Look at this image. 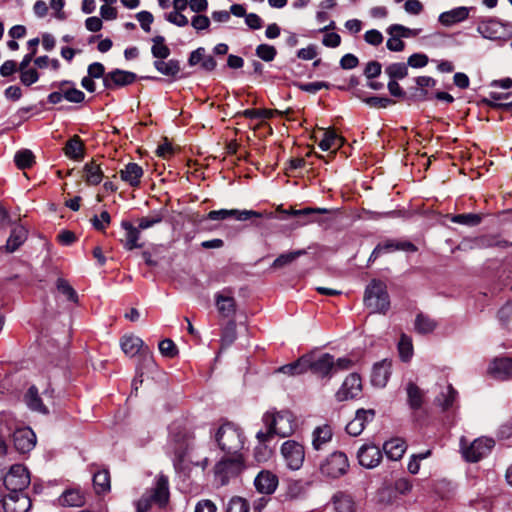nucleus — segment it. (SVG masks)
Here are the masks:
<instances>
[{"instance_id":"nucleus-1","label":"nucleus","mask_w":512,"mask_h":512,"mask_svg":"<svg viewBox=\"0 0 512 512\" xmlns=\"http://www.w3.org/2000/svg\"><path fill=\"white\" fill-rule=\"evenodd\" d=\"M262 422L266 431H259L256 434V438L261 444L271 441L274 436L288 437L294 433L297 427L294 415L288 410L267 411L262 417Z\"/></svg>"},{"instance_id":"nucleus-2","label":"nucleus","mask_w":512,"mask_h":512,"mask_svg":"<svg viewBox=\"0 0 512 512\" xmlns=\"http://www.w3.org/2000/svg\"><path fill=\"white\" fill-rule=\"evenodd\" d=\"M215 440L225 454H243L245 435L236 424L231 422L222 424L215 434Z\"/></svg>"},{"instance_id":"nucleus-3","label":"nucleus","mask_w":512,"mask_h":512,"mask_svg":"<svg viewBox=\"0 0 512 512\" xmlns=\"http://www.w3.org/2000/svg\"><path fill=\"white\" fill-rule=\"evenodd\" d=\"M246 468L244 454H226L214 466L216 480L222 485L238 477Z\"/></svg>"},{"instance_id":"nucleus-4","label":"nucleus","mask_w":512,"mask_h":512,"mask_svg":"<svg viewBox=\"0 0 512 512\" xmlns=\"http://www.w3.org/2000/svg\"><path fill=\"white\" fill-rule=\"evenodd\" d=\"M364 304L373 313L385 314L390 308V299L386 284L373 279L366 287L364 293Z\"/></svg>"},{"instance_id":"nucleus-5","label":"nucleus","mask_w":512,"mask_h":512,"mask_svg":"<svg viewBox=\"0 0 512 512\" xmlns=\"http://www.w3.org/2000/svg\"><path fill=\"white\" fill-rule=\"evenodd\" d=\"M495 442L492 438L480 437L468 444L465 437L460 438V448L464 459L468 462L475 463L488 455Z\"/></svg>"},{"instance_id":"nucleus-6","label":"nucleus","mask_w":512,"mask_h":512,"mask_svg":"<svg viewBox=\"0 0 512 512\" xmlns=\"http://www.w3.org/2000/svg\"><path fill=\"white\" fill-rule=\"evenodd\" d=\"M52 87L58 88V91L51 92L47 101L50 104H58L63 99L70 103H82L85 100V94L83 91L75 88V85L72 81L62 80L60 82H54L51 85Z\"/></svg>"},{"instance_id":"nucleus-7","label":"nucleus","mask_w":512,"mask_h":512,"mask_svg":"<svg viewBox=\"0 0 512 512\" xmlns=\"http://www.w3.org/2000/svg\"><path fill=\"white\" fill-rule=\"evenodd\" d=\"M349 461L345 453L333 452L320 465L322 475L336 479L347 473Z\"/></svg>"},{"instance_id":"nucleus-8","label":"nucleus","mask_w":512,"mask_h":512,"mask_svg":"<svg viewBox=\"0 0 512 512\" xmlns=\"http://www.w3.org/2000/svg\"><path fill=\"white\" fill-rule=\"evenodd\" d=\"M30 484V474L23 464H14L4 476V485L10 492H23Z\"/></svg>"},{"instance_id":"nucleus-9","label":"nucleus","mask_w":512,"mask_h":512,"mask_svg":"<svg viewBox=\"0 0 512 512\" xmlns=\"http://www.w3.org/2000/svg\"><path fill=\"white\" fill-rule=\"evenodd\" d=\"M306 367L307 371H311L318 377H331L333 369L335 367L334 357L329 353H323L320 355L307 354Z\"/></svg>"},{"instance_id":"nucleus-10","label":"nucleus","mask_w":512,"mask_h":512,"mask_svg":"<svg viewBox=\"0 0 512 512\" xmlns=\"http://www.w3.org/2000/svg\"><path fill=\"white\" fill-rule=\"evenodd\" d=\"M281 454L288 466L292 470H298L302 467L305 459L304 446L294 440H287L281 446Z\"/></svg>"},{"instance_id":"nucleus-11","label":"nucleus","mask_w":512,"mask_h":512,"mask_svg":"<svg viewBox=\"0 0 512 512\" xmlns=\"http://www.w3.org/2000/svg\"><path fill=\"white\" fill-rule=\"evenodd\" d=\"M418 248L410 241L387 240L379 243L372 251L369 262L375 261L383 254L393 253L395 251L416 252Z\"/></svg>"},{"instance_id":"nucleus-12","label":"nucleus","mask_w":512,"mask_h":512,"mask_svg":"<svg viewBox=\"0 0 512 512\" xmlns=\"http://www.w3.org/2000/svg\"><path fill=\"white\" fill-rule=\"evenodd\" d=\"M136 74L130 71L114 69L104 76V87L108 90L128 86L136 81Z\"/></svg>"},{"instance_id":"nucleus-13","label":"nucleus","mask_w":512,"mask_h":512,"mask_svg":"<svg viewBox=\"0 0 512 512\" xmlns=\"http://www.w3.org/2000/svg\"><path fill=\"white\" fill-rule=\"evenodd\" d=\"M15 449L20 453L30 452L36 445V435L29 427L17 428L12 434Z\"/></svg>"},{"instance_id":"nucleus-14","label":"nucleus","mask_w":512,"mask_h":512,"mask_svg":"<svg viewBox=\"0 0 512 512\" xmlns=\"http://www.w3.org/2000/svg\"><path fill=\"white\" fill-rule=\"evenodd\" d=\"M362 389L361 378L352 373L346 377L340 389L336 392V399L340 402L356 398Z\"/></svg>"},{"instance_id":"nucleus-15","label":"nucleus","mask_w":512,"mask_h":512,"mask_svg":"<svg viewBox=\"0 0 512 512\" xmlns=\"http://www.w3.org/2000/svg\"><path fill=\"white\" fill-rule=\"evenodd\" d=\"M4 499L3 509L5 512H28L32 507L30 497L23 492H10Z\"/></svg>"},{"instance_id":"nucleus-16","label":"nucleus","mask_w":512,"mask_h":512,"mask_svg":"<svg viewBox=\"0 0 512 512\" xmlns=\"http://www.w3.org/2000/svg\"><path fill=\"white\" fill-rule=\"evenodd\" d=\"M359 464L365 468H374L382 460L380 448L374 444L362 445L357 453Z\"/></svg>"},{"instance_id":"nucleus-17","label":"nucleus","mask_w":512,"mask_h":512,"mask_svg":"<svg viewBox=\"0 0 512 512\" xmlns=\"http://www.w3.org/2000/svg\"><path fill=\"white\" fill-rule=\"evenodd\" d=\"M215 305L224 318L233 317L236 313V301L230 289H224L215 294Z\"/></svg>"},{"instance_id":"nucleus-18","label":"nucleus","mask_w":512,"mask_h":512,"mask_svg":"<svg viewBox=\"0 0 512 512\" xmlns=\"http://www.w3.org/2000/svg\"><path fill=\"white\" fill-rule=\"evenodd\" d=\"M120 346L122 351L129 357H134L137 354H150L149 348L145 345L143 340L132 334L124 335L120 339Z\"/></svg>"},{"instance_id":"nucleus-19","label":"nucleus","mask_w":512,"mask_h":512,"mask_svg":"<svg viewBox=\"0 0 512 512\" xmlns=\"http://www.w3.org/2000/svg\"><path fill=\"white\" fill-rule=\"evenodd\" d=\"M375 417L373 409H358L355 418L346 425V431L351 436H358L362 433L367 422Z\"/></svg>"},{"instance_id":"nucleus-20","label":"nucleus","mask_w":512,"mask_h":512,"mask_svg":"<svg viewBox=\"0 0 512 512\" xmlns=\"http://www.w3.org/2000/svg\"><path fill=\"white\" fill-rule=\"evenodd\" d=\"M278 477L269 470H262L255 477L254 485L256 490L262 494H272L278 486Z\"/></svg>"},{"instance_id":"nucleus-21","label":"nucleus","mask_w":512,"mask_h":512,"mask_svg":"<svg viewBox=\"0 0 512 512\" xmlns=\"http://www.w3.org/2000/svg\"><path fill=\"white\" fill-rule=\"evenodd\" d=\"M150 497L154 500V503L159 507H165L169 502V482L165 475H160L155 483V486L150 490Z\"/></svg>"},{"instance_id":"nucleus-22","label":"nucleus","mask_w":512,"mask_h":512,"mask_svg":"<svg viewBox=\"0 0 512 512\" xmlns=\"http://www.w3.org/2000/svg\"><path fill=\"white\" fill-rule=\"evenodd\" d=\"M488 372L496 379L506 380L512 377V358H495L488 369Z\"/></svg>"},{"instance_id":"nucleus-23","label":"nucleus","mask_w":512,"mask_h":512,"mask_svg":"<svg viewBox=\"0 0 512 512\" xmlns=\"http://www.w3.org/2000/svg\"><path fill=\"white\" fill-rule=\"evenodd\" d=\"M205 52L206 51L203 47H199L192 51L188 58V64L190 66L200 64L201 69L207 72H211L216 68L217 62L213 56L206 55Z\"/></svg>"},{"instance_id":"nucleus-24","label":"nucleus","mask_w":512,"mask_h":512,"mask_svg":"<svg viewBox=\"0 0 512 512\" xmlns=\"http://www.w3.org/2000/svg\"><path fill=\"white\" fill-rule=\"evenodd\" d=\"M469 7H457L452 10L443 12L439 15L438 21L446 27L453 26L457 23L465 21L469 17Z\"/></svg>"},{"instance_id":"nucleus-25","label":"nucleus","mask_w":512,"mask_h":512,"mask_svg":"<svg viewBox=\"0 0 512 512\" xmlns=\"http://www.w3.org/2000/svg\"><path fill=\"white\" fill-rule=\"evenodd\" d=\"M119 174L122 181L128 183L131 187H138L144 172L140 165L130 162L125 165L124 169L120 170Z\"/></svg>"},{"instance_id":"nucleus-26","label":"nucleus","mask_w":512,"mask_h":512,"mask_svg":"<svg viewBox=\"0 0 512 512\" xmlns=\"http://www.w3.org/2000/svg\"><path fill=\"white\" fill-rule=\"evenodd\" d=\"M391 375V362L383 360L376 363L371 374V382L374 386L384 387Z\"/></svg>"},{"instance_id":"nucleus-27","label":"nucleus","mask_w":512,"mask_h":512,"mask_svg":"<svg viewBox=\"0 0 512 512\" xmlns=\"http://www.w3.org/2000/svg\"><path fill=\"white\" fill-rule=\"evenodd\" d=\"M121 227L125 230V238L122 239L121 242L127 250L142 247V244L138 243L141 231L139 226L134 227L129 221H122Z\"/></svg>"},{"instance_id":"nucleus-28","label":"nucleus","mask_w":512,"mask_h":512,"mask_svg":"<svg viewBox=\"0 0 512 512\" xmlns=\"http://www.w3.org/2000/svg\"><path fill=\"white\" fill-rule=\"evenodd\" d=\"M59 503L65 507H81L85 504V495L78 488L66 489L59 497Z\"/></svg>"},{"instance_id":"nucleus-29","label":"nucleus","mask_w":512,"mask_h":512,"mask_svg":"<svg viewBox=\"0 0 512 512\" xmlns=\"http://www.w3.org/2000/svg\"><path fill=\"white\" fill-rule=\"evenodd\" d=\"M383 449L389 459L397 461L403 457L407 449V445L403 439L394 438L386 441L383 445Z\"/></svg>"},{"instance_id":"nucleus-30","label":"nucleus","mask_w":512,"mask_h":512,"mask_svg":"<svg viewBox=\"0 0 512 512\" xmlns=\"http://www.w3.org/2000/svg\"><path fill=\"white\" fill-rule=\"evenodd\" d=\"M83 172V178L87 185L96 186L100 184L103 179V171L101 166L94 160L87 162L84 165Z\"/></svg>"},{"instance_id":"nucleus-31","label":"nucleus","mask_w":512,"mask_h":512,"mask_svg":"<svg viewBox=\"0 0 512 512\" xmlns=\"http://www.w3.org/2000/svg\"><path fill=\"white\" fill-rule=\"evenodd\" d=\"M63 150L68 158L81 160L84 157L85 146L81 138L78 135H74L66 142Z\"/></svg>"},{"instance_id":"nucleus-32","label":"nucleus","mask_w":512,"mask_h":512,"mask_svg":"<svg viewBox=\"0 0 512 512\" xmlns=\"http://www.w3.org/2000/svg\"><path fill=\"white\" fill-rule=\"evenodd\" d=\"M344 144V138L339 136L334 130L327 129L324 131V136L319 142V147L323 151L332 150L336 152Z\"/></svg>"},{"instance_id":"nucleus-33","label":"nucleus","mask_w":512,"mask_h":512,"mask_svg":"<svg viewBox=\"0 0 512 512\" xmlns=\"http://www.w3.org/2000/svg\"><path fill=\"white\" fill-rule=\"evenodd\" d=\"M27 239V230L22 225H16L10 233L6 242V252L12 253L16 251Z\"/></svg>"},{"instance_id":"nucleus-34","label":"nucleus","mask_w":512,"mask_h":512,"mask_svg":"<svg viewBox=\"0 0 512 512\" xmlns=\"http://www.w3.org/2000/svg\"><path fill=\"white\" fill-rule=\"evenodd\" d=\"M312 436L313 448L319 451L324 445L331 441L333 436L332 428L327 424L318 426L314 429Z\"/></svg>"},{"instance_id":"nucleus-35","label":"nucleus","mask_w":512,"mask_h":512,"mask_svg":"<svg viewBox=\"0 0 512 512\" xmlns=\"http://www.w3.org/2000/svg\"><path fill=\"white\" fill-rule=\"evenodd\" d=\"M502 25L495 19L482 20L477 27L478 32L485 38L497 39L500 37Z\"/></svg>"},{"instance_id":"nucleus-36","label":"nucleus","mask_w":512,"mask_h":512,"mask_svg":"<svg viewBox=\"0 0 512 512\" xmlns=\"http://www.w3.org/2000/svg\"><path fill=\"white\" fill-rule=\"evenodd\" d=\"M153 65L159 73L172 78H176L181 70L180 61L177 59L155 60Z\"/></svg>"},{"instance_id":"nucleus-37","label":"nucleus","mask_w":512,"mask_h":512,"mask_svg":"<svg viewBox=\"0 0 512 512\" xmlns=\"http://www.w3.org/2000/svg\"><path fill=\"white\" fill-rule=\"evenodd\" d=\"M408 405L413 410L422 407L424 392L413 382H409L406 387Z\"/></svg>"},{"instance_id":"nucleus-38","label":"nucleus","mask_w":512,"mask_h":512,"mask_svg":"<svg viewBox=\"0 0 512 512\" xmlns=\"http://www.w3.org/2000/svg\"><path fill=\"white\" fill-rule=\"evenodd\" d=\"M25 402L28 405V407L34 411H37V412H40L43 414H48V412H49L47 407L43 404V402L39 396L38 389L35 386H31L27 390V392L25 394Z\"/></svg>"},{"instance_id":"nucleus-39","label":"nucleus","mask_w":512,"mask_h":512,"mask_svg":"<svg viewBox=\"0 0 512 512\" xmlns=\"http://www.w3.org/2000/svg\"><path fill=\"white\" fill-rule=\"evenodd\" d=\"M333 504L336 512H355V502L352 496L339 492L333 496Z\"/></svg>"},{"instance_id":"nucleus-40","label":"nucleus","mask_w":512,"mask_h":512,"mask_svg":"<svg viewBox=\"0 0 512 512\" xmlns=\"http://www.w3.org/2000/svg\"><path fill=\"white\" fill-rule=\"evenodd\" d=\"M458 392L454 389L451 384H448L445 388V391H442L435 399L437 405H439L443 410H448L452 407L454 401L456 400Z\"/></svg>"},{"instance_id":"nucleus-41","label":"nucleus","mask_w":512,"mask_h":512,"mask_svg":"<svg viewBox=\"0 0 512 512\" xmlns=\"http://www.w3.org/2000/svg\"><path fill=\"white\" fill-rule=\"evenodd\" d=\"M151 53L157 60H164L169 57L171 51L170 48L165 44V38L161 35H157L152 38Z\"/></svg>"},{"instance_id":"nucleus-42","label":"nucleus","mask_w":512,"mask_h":512,"mask_svg":"<svg viewBox=\"0 0 512 512\" xmlns=\"http://www.w3.org/2000/svg\"><path fill=\"white\" fill-rule=\"evenodd\" d=\"M230 218H233L237 221H247L252 218H272L273 213L267 212H259L254 210H238V209H230Z\"/></svg>"},{"instance_id":"nucleus-43","label":"nucleus","mask_w":512,"mask_h":512,"mask_svg":"<svg viewBox=\"0 0 512 512\" xmlns=\"http://www.w3.org/2000/svg\"><path fill=\"white\" fill-rule=\"evenodd\" d=\"M93 485L97 494L106 493L110 490V474L107 470H101L94 474Z\"/></svg>"},{"instance_id":"nucleus-44","label":"nucleus","mask_w":512,"mask_h":512,"mask_svg":"<svg viewBox=\"0 0 512 512\" xmlns=\"http://www.w3.org/2000/svg\"><path fill=\"white\" fill-rule=\"evenodd\" d=\"M56 288L58 292L66 298L67 301L78 304V294L66 279L58 278L56 281Z\"/></svg>"},{"instance_id":"nucleus-45","label":"nucleus","mask_w":512,"mask_h":512,"mask_svg":"<svg viewBox=\"0 0 512 512\" xmlns=\"http://www.w3.org/2000/svg\"><path fill=\"white\" fill-rule=\"evenodd\" d=\"M306 254V250L301 249L293 252H287L279 255L272 263V268L279 269L294 262L297 258Z\"/></svg>"},{"instance_id":"nucleus-46","label":"nucleus","mask_w":512,"mask_h":512,"mask_svg":"<svg viewBox=\"0 0 512 512\" xmlns=\"http://www.w3.org/2000/svg\"><path fill=\"white\" fill-rule=\"evenodd\" d=\"M307 359L305 358V355L300 357L298 360H296L293 363L284 365L279 368V372L287 374V375H299L302 373L307 372L306 367Z\"/></svg>"},{"instance_id":"nucleus-47","label":"nucleus","mask_w":512,"mask_h":512,"mask_svg":"<svg viewBox=\"0 0 512 512\" xmlns=\"http://www.w3.org/2000/svg\"><path fill=\"white\" fill-rule=\"evenodd\" d=\"M14 161L19 169L24 170L33 166L35 163V156L32 151L23 149L15 154Z\"/></svg>"},{"instance_id":"nucleus-48","label":"nucleus","mask_w":512,"mask_h":512,"mask_svg":"<svg viewBox=\"0 0 512 512\" xmlns=\"http://www.w3.org/2000/svg\"><path fill=\"white\" fill-rule=\"evenodd\" d=\"M437 324L430 317L424 314H418L415 319V330L420 334L431 333L435 330Z\"/></svg>"},{"instance_id":"nucleus-49","label":"nucleus","mask_w":512,"mask_h":512,"mask_svg":"<svg viewBox=\"0 0 512 512\" xmlns=\"http://www.w3.org/2000/svg\"><path fill=\"white\" fill-rule=\"evenodd\" d=\"M399 356L403 362H408L413 356L412 339L402 334L398 343Z\"/></svg>"},{"instance_id":"nucleus-50","label":"nucleus","mask_w":512,"mask_h":512,"mask_svg":"<svg viewBox=\"0 0 512 512\" xmlns=\"http://www.w3.org/2000/svg\"><path fill=\"white\" fill-rule=\"evenodd\" d=\"M451 221L453 223L473 227L481 223L482 216L481 214L476 213L457 214L451 217Z\"/></svg>"},{"instance_id":"nucleus-51","label":"nucleus","mask_w":512,"mask_h":512,"mask_svg":"<svg viewBox=\"0 0 512 512\" xmlns=\"http://www.w3.org/2000/svg\"><path fill=\"white\" fill-rule=\"evenodd\" d=\"M407 66L405 63H392L385 68V73L391 80H401L408 75Z\"/></svg>"},{"instance_id":"nucleus-52","label":"nucleus","mask_w":512,"mask_h":512,"mask_svg":"<svg viewBox=\"0 0 512 512\" xmlns=\"http://www.w3.org/2000/svg\"><path fill=\"white\" fill-rule=\"evenodd\" d=\"M237 338L236 323L235 321H229L222 331L221 345L222 347H228L234 343Z\"/></svg>"},{"instance_id":"nucleus-53","label":"nucleus","mask_w":512,"mask_h":512,"mask_svg":"<svg viewBox=\"0 0 512 512\" xmlns=\"http://www.w3.org/2000/svg\"><path fill=\"white\" fill-rule=\"evenodd\" d=\"M250 505L246 499L234 496L232 497L226 508V512H249Z\"/></svg>"},{"instance_id":"nucleus-54","label":"nucleus","mask_w":512,"mask_h":512,"mask_svg":"<svg viewBox=\"0 0 512 512\" xmlns=\"http://www.w3.org/2000/svg\"><path fill=\"white\" fill-rule=\"evenodd\" d=\"M256 55L265 62L274 60L277 50L274 46L269 44H260L256 47Z\"/></svg>"},{"instance_id":"nucleus-55","label":"nucleus","mask_w":512,"mask_h":512,"mask_svg":"<svg viewBox=\"0 0 512 512\" xmlns=\"http://www.w3.org/2000/svg\"><path fill=\"white\" fill-rule=\"evenodd\" d=\"M158 347L160 353L167 358H174L179 352L175 343L169 338L160 341Z\"/></svg>"},{"instance_id":"nucleus-56","label":"nucleus","mask_w":512,"mask_h":512,"mask_svg":"<svg viewBox=\"0 0 512 512\" xmlns=\"http://www.w3.org/2000/svg\"><path fill=\"white\" fill-rule=\"evenodd\" d=\"M163 218L164 216L162 212H156L149 216L142 217L141 219H139L138 226L141 230H145L162 222Z\"/></svg>"},{"instance_id":"nucleus-57","label":"nucleus","mask_w":512,"mask_h":512,"mask_svg":"<svg viewBox=\"0 0 512 512\" xmlns=\"http://www.w3.org/2000/svg\"><path fill=\"white\" fill-rule=\"evenodd\" d=\"M388 33H394L400 38L414 37L418 34L417 30H412L400 24H393L387 29Z\"/></svg>"},{"instance_id":"nucleus-58","label":"nucleus","mask_w":512,"mask_h":512,"mask_svg":"<svg viewBox=\"0 0 512 512\" xmlns=\"http://www.w3.org/2000/svg\"><path fill=\"white\" fill-rule=\"evenodd\" d=\"M296 86L304 92L315 94L319 90L326 88L328 89L330 87V84L324 81H316V82H310V83H298Z\"/></svg>"},{"instance_id":"nucleus-59","label":"nucleus","mask_w":512,"mask_h":512,"mask_svg":"<svg viewBox=\"0 0 512 512\" xmlns=\"http://www.w3.org/2000/svg\"><path fill=\"white\" fill-rule=\"evenodd\" d=\"M363 101L370 107H374V108H386L389 105L395 103L392 99H390L388 97H379V96H371V97L363 99Z\"/></svg>"},{"instance_id":"nucleus-60","label":"nucleus","mask_w":512,"mask_h":512,"mask_svg":"<svg viewBox=\"0 0 512 512\" xmlns=\"http://www.w3.org/2000/svg\"><path fill=\"white\" fill-rule=\"evenodd\" d=\"M27 44H28V46H34V50H32L30 53L26 54L23 57L22 61L19 64V67H18L19 71L27 70L29 64L33 60L34 55L36 54L37 46L39 44V39L38 38L30 39Z\"/></svg>"},{"instance_id":"nucleus-61","label":"nucleus","mask_w":512,"mask_h":512,"mask_svg":"<svg viewBox=\"0 0 512 512\" xmlns=\"http://www.w3.org/2000/svg\"><path fill=\"white\" fill-rule=\"evenodd\" d=\"M39 80V73L36 69L20 71V81L25 86H30Z\"/></svg>"},{"instance_id":"nucleus-62","label":"nucleus","mask_w":512,"mask_h":512,"mask_svg":"<svg viewBox=\"0 0 512 512\" xmlns=\"http://www.w3.org/2000/svg\"><path fill=\"white\" fill-rule=\"evenodd\" d=\"M165 17L167 21L179 27H184L188 24L187 17L181 14V11H171L170 13L166 14Z\"/></svg>"},{"instance_id":"nucleus-63","label":"nucleus","mask_w":512,"mask_h":512,"mask_svg":"<svg viewBox=\"0 0 512 512\" xmlns=\"http://www.w3.org/2000/svg\"><path fill=\"white\" fill-rule=\"evenodd\" d=\"M136 18L139 21L141 28L145 32L151 31V24L154 20V17L150 12L141 11V12L137 13Z\"/></svg>"},{"instance_id":"nucleus-64","label":"nucleus","mask_w":512,"mask_h":512,"mask_svg":"<svg viewBox=\"0 0 512 512\" xmlns=\"http://www.w3.org/2000/svg\"><path fill=\"white\" fill-rule=\"evenodd\" d=\"M382 65L378 61H370L364 69V75L368 79H374L381 74Z\"/></svg>"}]
</instances>
